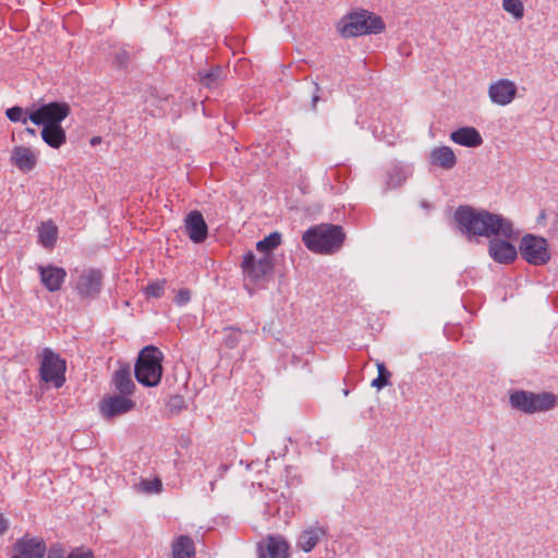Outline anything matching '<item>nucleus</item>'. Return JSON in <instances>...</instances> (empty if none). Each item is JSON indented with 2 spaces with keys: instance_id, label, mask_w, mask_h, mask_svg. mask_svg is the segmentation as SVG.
<instances>
[{
  "instance_id": "obj_1",
  "label": "nucleus",
  "mask_w": 558,
  "mask_h": 558,
  "mask_svg": "<svg viewBox=\"0 0 558 558\" xmlns=\"http://www.w3.org/2000/svg\"><path fill=\"white\" fill-rule=\"evenodd\" d=\"M454 219L460 230L468 236L510 239L513 235V225L509 219L484 209L459 206L454 213Z\"/></svg>"
},
{
  "instance_id": "obj_44",
  "label": "nucleus",
  "mask_w": 558,
  "mask_h": 558,
  "mask_svg": "<svg viewBox=\"0 0 558 558\" xmlns=\"http://www.w3.org/2000/svg\"><path fill=\"white\" fill-rule=\"evenodd\" d=\"M210 489L214 490L215 489V482H210Z\"/></svg>"
},
{
  "instance_id": "obj_6",
  "label": "nucleus",
  "mask_w": 558,
  "mask_h": 558,
  "mask_svg": "<svg viewBox=\"0 0 558 558\" xmlns=\"http://www.w3.org/2000/svg\"><path fill=\"white\" fill-rule=\"evenodd\" d=\"M66 363L58 353L50 348L41 351L40 359V378L45 383H51L56 388H60L65 383Z\"/></svg>"
},
{
  "instance_id": "obj_2",
  "label": "nucleus",
  "mask_w": 558,
  "mask_h": 558,
  "mask_svg": "<svg viewBox=\"0 0 558 558\" xmlns=\"http://www.w3.org/2000/svg\"><path fill=\"white\" fill-rule=\"evenodd\" d=\"M345 233L341 226L319 223L311 227L302 235L304 245L314 253L333 254L344 242Z\"/></svg>"
},
{
  "instance_id": "obj_31",
  "label": "nucleus",
  "mask_w": 558,
  "mask_h": 558,
  "mask_svg": "<svg viewBox=\"0 0 558 558\" xmlns=\"http://www.w3.org/2000/svg\"><path fill=\"white\" fill-rule=\"evenodd\" d=\"M137 489L145 494H158L162 489V483L159 478H145L138 483Z\"/></svg>"
},
{
  "instance_id": "obj_8",
  "label": "nucleus",
  "mask_w": 558,
  "mask_h": 558,
  "mask_svg": "<svg viewBox=\"0 0 558 558\" xmlns=\"http://www.w3.org/2000/svg\"><path fill=\"white\" fill-rule=\"evenodd\" d=\"M519 251L522 258L534 266L545 265L550 259L548 243L542 236L525 234L521 239Z\"/></svg>"
},
{
  "instance_id": "obj_28",
  "label": "nucleus",
  "mask_w": 558,
  "mask_h": 558,
  "mask_svg": "<svg viewBox=\"0 0 558 558\" xmlns=\"http://www.w3.org/2000/svg\"><path fill=\"white\" fill-rule=\"evenodd\" d=\"M409 175L408 170L401 167H393L387 172L386 186L387 189H396L403 184Z\"/></svg>"
},
{
  "instance_id": "obj_33",
  "label": "nucleus",
  "mask_w": 558,
  "mask_h": 558,
  "mask_svg": "<svg viewBox=\"0 0 558 558\" xmlns=\"http://www.w3.org/2000/svg\"><path fill=\"white\" fill-rule=\"evenodd\" d=\"M163 290H165V281L163 280L151 282L145 288L146 294L151 298H160L163 293Z\"/></svg>"
},
{
  "instance_id": "obj_40",
  "label": "nucleus",
  "mask_w": 558,
  "mask_h": 558,
  "mask_svg": "<svg viewBox=\"0 0 558 558\" xmlns=\"http://www.w3.org/2000/svg\"><path fill=\"white\" fill-rule=\"evenodd\" d=\"M10 529L9 519L0 512V536H3Z\"/></svg>"
},
{
  "instance_id": "obj_37",
  "label": "nucleus",
  "mask_w": 558,
  "mask_h": 558,
  "mask_svg": "<svg viewBox=\"0 0 558 558\" xmlns=\"http://www.w3.org/2000/svg\"><path fill=\"white\" fill-rule=\"evenodd\" d=\"M130 59V54L128 51L125 50H119L114 53V60H113V63L118 66V68H123L128 64V61Z\"/></svg>"
},
{
  "instance_id": "obj_17",
  "label": "nucleus",
  "mask_w": 558,
  "mask_h": 558,
  "mask_svg": "<svg viewBox=\"0 0 558 558\" xmlns=\"http://www.w3.org/2000/svg\"><path fill=\"white\" fill-rule=\"evenodd\" d=\"M12 163L22 172L32 171L37 165V155L25 146H15L11 151Z\"/></svg>"
},
{
  "instance_id": "obj_30",
  "label": "nucleus",
  "mask_w": 558,
  "mask_h": 558,
  "mask_svg": "<svg viewBox=\"0 0 558 558\" xmlns=\"http://www.w3.org/2000/svg\"><path fill=\"white\" fill-rule=\"evenodd\" d=\"M502 8L515 20H521L524 15V5L521 0H502Z\"/></svg>"
},
{
  "instance_id": "obj_27",
  "label": "nucleus",
  "mask_w": 558,
  "mask_h": 558,
  "mask_svg": "<svg viewBox=\"0 0 558 558\" xmlns=\"http://www.w3.org/2000/svg\"><path fill=\"white\" fill-rule=\"evenodd\" d=\"M281 243V234L279 232H272L263 240L256 243V250L263 255H274L272 252Z\"/></svg>"
},
{
  "instance_id": "obj_21",
  "label": "nucleus",
  "mask_w": 558,
  "mask_h": 558,
  "mask_svg": "<svg viewBox=\"0 0 558 558\" xmlns=\"http://www.w3.org/2000/svg\"><path fill=\"white\" fill-rule=\"evenodd\" d=\"M450 140L461 146L478 147L483 144V138L480 132L473 126H464L453 131L450 134Z\"/></svg>"
},
{
  "instance_id": "obj_5",
  "label": "nucleus",
  "mask_w": 558,
  "mask_h": 558,
  "mask_svg": "<svg viewBox=\"0 0 558 558\" xmlns=\"http://www.w3.org/2000/svg\"><path fill=\"white\" fill-rule=\"evenodd\" d=\"M512 409L525 414L547 412L557 405V397L553 392L535 393L526 390H515L509 396Z\"/></svg>"
},
{
  "instance_id": "obj_13",
  "label": "nucleus",
  "mask_w": 558,
  "mask_h": 558,
  "mask_svg": "<svg viewBox=\"0 0 558 558\" xmlns=\"http://www.w3.org/2000/svg\"><path fill=\"white\" fill-rule=\"evenodd\" d=\"M185 232L194 243H202L208 234V227L198 210L189 213L184 219Z\"/></svg>"
},
{
  "instance_id": "obj_41",
  "label": "nucleus",
  "mask_w": 558,
  "mask_h": 558,
  "mask_svg": "<svg viewBox=\"0 0 558 558\" xmlns=\"http://www.w3.org/2000/svg\"><path fill=\"white\" fill-rule=\"evenodd\" d=\"M319 100V96L317 94H314L313 95V98H312V108L315 110L316 109V105Z\"/></svg>"
},
{
  "instance_id": "obj_20",
  "label": "nucleus",
  "mask_w": 558,
  "mask_h": 558,
  "mask_svg": "<svg viewBox=\"0 0 558 558\" xmlns=\"http://www.w3.org/2000/svg\"><path fill=\"white\" fill-rule=\"evenodd\" d=\"M325 535L326 531L323 526L318 524L311 525L299 535L296 547L305 553H310Z\"/></svg>"
},
{
  "instance_id": "obj_42",
  "label": "nucleus",
  "mask_w": 558,
  "mask_h": 558,
  "mask_svg": "<svg viewBox=\"0 0 558 558\" xmlns=\"http://www.w3.org/2000/svg\"><path fill=\"white\" fill-rule=\"evenodd\" d=\"M24 133H25V134H27V135H29V136H36V130H35V129H33V128H26V129L24 130Z\"/></svg>"
},
{
  "instance_id": "obj_26",
  "label": "nucleus",
  "mask_w": 558,
  "mask_h": 558,
  "mask_svg": "<svg viewBox=\"0 0 558 558\" xmlns=\"http://www.w3.org/2000/svg\"><path fill=\"white\" fill-rule=\"evenodd\" d=\"M39 242L46 248L54 246L58 238V228L52 221L43 222L38 229Z\"/></svg>"
},
{
  "instance_id": "obj_38",
  "label": "nucleus",
  "mask_w": 558,
  "mask_h": 558,
  "mask_svg": "<svg viewBox=\"0 0 558 558\" xmlns=\"http://www.w3.org/2000/svg\"><path fill=\"white\" fill-rule=\"evenodd\" d=\"M191 299V292L187 289H181L174 298L178 305L186 304Z\"/></svg>"
},
{
  "instance_id": "obj_11",
  "label": "nucleus",
  "mask_w": 558,
  "mask_h": 558,
  "mask_svg": "<svg viewBox=\"0 0 558 558\" xmlns=\"http://www.w3.org/2000/svg\"><path fill=\"white\" fill-rule=\"evenodd\" d=\"M135 402L128 396L112 395L102 398L99 402V412L107 420L114 418L132 411Z\"/></svg>"
},
{
  "instance_id": "obj_22",
  "label": "nucleus",
  "mask_w": 558,
  "mask_h": 558,
  "mask_svg": "<svg viewBox=\"0 0 558 558\" xmlns=\"http://www.w3.org/2000/svg\"><path fill=\"white\" fill-rule=\"evenodd\" d=\"M430 162L444 169H452L457 163V157L450 147L441 146L432 150Z\"/></svg>"
},
{
  "instance_id": "obj_18",
  "label": "nucleus",
  "mask_w": 558,
  "mask_h": 558,
  "mask_svg": "<svg viewBox=\"0 0 558 558\" xmlns=\"http://www.w3.org/2000/svg\"><path fill=\"white\" fill-rule=\"evenodd\" d=\"M15 551L22 558H44L46 545L37 538H21L14 545Z\"/></svg>"
},
{
  "instance_id": "obj_19",
  "label": "nucleus",
  "mask_w": 558,
  "mask_h": 558,
  "mask_svg": "<svg viewBox=\"0 0 558 558\" xmlns=\"http://www.w3.org/2000/svg\"><path fill=\"white\" fill-rule=\"evenodd\" d=\"M112 385L119 395L132 396L135 389V384L132 379L130 365L120 366L112 375Z\"/></svg>"
},
{
  "instance_id": "obj_24",
  "label": "nucleus",
  "mask_w": 558,
  "mask_h": 558,
  "mask_svg": "<svg viewBox=\"0 0 558 558\" xmlns=\"http://www.w3.org/2000/svg\"><path fill=\"white\" fill-rule=\"evenodd\" d=\"M41 138L52 148H59L65 143V132L61 125H44Z\"/></svg>"
},
{
  "instance_id": "obj_45",
  "label": "nucleus",
  "mask_w": 558,
  "mask_h": 558,
  "mask_svg": "<svg viewBox=\"0 0 558 558\" xmlns=\"http://www.w3.org/2000/svg\"><path fill=\"white\" fill-rule=\"evenodd\" d=\"M12 558H22V557H19V556H13Z\"/></svg>"
},
{
  "instance_id": "obj_29",
  "label": "nucleus",
  "mask_w": 558,
  "mask_h": 558,
  "mask_svg": "<svg viewBox=\"0 0 558 558\" xmlns=\"http://www.w3.org/2000/svg\"><path fill=\"white\" fill-rule=\"evenodd\" d=\"M376 367L378 371V376L375 379H373L371 385L372 387H375L376 389L380 390L390 384L391 373L380 361L376 362Z\"/></svg>"
},
{
  "instance_id": "obj_43",
  "label": "nucleus",
  "mask_w": 558,
  "mask_h": 558,
  "mask_svg": "<svg viewBox=\"0 0 558 558\" xmlns=\"http://www.w3.org/2000/svg\"><path fill=\"white\" fill-rule=\"evenodd\" d=\"M98 141H99V138H98V137H94V138H92V144L94 145V144H95V143H97Z\"/></svg>"
},
{
  "instance_id": "obj_25",
  "label": "nucleus",
  "mask_w": 558,
  "mask_h": 558,
  "mask_svg": "<svg viewBox=\"0 0 558 558\" xmlns=\"http://www.w3.org/2000/svg\"><path fill=\"white\" fill-rule=\"evenodd\" d=\"M199 81L207 88H216L225 78V69L222 66H215L208 71H199Z\"/></svg>"
},
{
  "instance_id": "obj_10",
  "label": "nucleus",
  "mask_w": 558,
  "mask_h": 558,
  "mask_svg": "<svg viewBox=\"0 0 558 558\" xmlns=\"http://www.w3.org/2000/svg\"><path fill=\"white\" fill-rule=\"evenodd\" d=\"M102 287V274L98 269H84L77 277L74 289L81 299H95Z\"/></svg>"
},
{
  "instance_id": "obj_4",
  "label": "nucleus",
  "mask_w": 558,
  "mask_h": 558,
  "mask_svg": "<svg viewBox=\"0 0 558 558\" xmlns=\"http://www.w3.org/2000/svg\"><path fill=\"white\" fill-rule=\"evenodd\" d=\"M384 28L385 23L381 17L366 10L353 12L343 17L339 23V33L344 38L365 34H379Z\"/></svg>"
},
{
  "instance_id": "obj_3",
  "label": "nucleus",
  "mask_w": 558,
  "mask_h": 558,
  "mask_svg": "<svg viewBox=\"0 0 558 558\" xmlns=\"http://www.w3.org/2000/svg\"><path fill=\"white\" fill-rule=\"evenodd\" d=\"M162 352L154 347H145L138 354L134 367L136 380L146 386L155 387L160 383L162 376Z\"/></svg>"
},
{
  "instance_id": "obj_36",
  "label": "nucleus",
  "mask_w": 558,
  "mask_h": 558,
  "mask_svg": "<svg viewBox=\"0 0 558 558\" xmlns=\"http://www.w3.org/2000/svg\"><path fill=\"white\" fill-rule=\"evenodd\" d=\"M66 558H94V554L89 548L77 547L73 549Z\"/></svg>"
},
{
  "instance_id": "obj_32",
  "label": "nucleus",
  "mask_w": 558,
  "mask_h": 558,
  "mask_svg": "<svg viewBox=\"0 0 558 558\" xmlns=\"http://www.w3.org/2000/svg\"><path fill=\"white\" fill-rule=\"evenodd\" d=\"M228 333L225 338V343L228 348H234L240 342L241 331L239 329L229 327L225 329Z\"/></svg>"
},
{
  "instance_id": "obj_9",
  "label": "nucleus",
  "mask_w": 558,
  "mask_h": 558,
  "mask_svg": "<svg viewBox=\"0 0 558 558\" xmlns=\"http://www.w3.org/2000/svg\"><path fill=\"white\" fill-rule=\"evenodd\" d=\"M70 107L64 102H50L31 112L28 119L36 125H61L69 116Z\"/></svg>"
},
{
  "instance_id": "obj_23",
  "label": "nucleus",
  "mask_w": 558,
  "mask_h": 558,
  "mask_svg": "<svg viewBox=\"0 0 558 558\" xmlns=\"http://www.w3.org/2000/svg\"><path fill=\"white\" fill-rule=\"evenodd\" d=\"M172 558H195L194 541L187 535L179 536L172 544Z\"/></svg>"
},
{
  "instance_id": "obj_15",
  "label": "nucleus",
  "mask_w": 558,
  "mask_h": 558,
  "mask_svg": "<svg viewBox=\"0 0 558 558\" xmlns=\"http://www.w3.org/2000/svg\"><path fill=\"white\" fill-rule=\"evenodd\" d=\"M38 271L41 283L50 292L59 291L66 277L64 268L53 265L38 266Z\"/></svg>"
},
{
  "instance_id": "obj_34",
  "label": "nucleus",
  "mask_w": 558,
  "mask_h": 558,
  "mask_svg": "<svg viewBox=\"0 0 558 558\" xmlns=\"http://www.w3.org/2000/svg\"><path fill=\"white\" fill-rule=\"evenodd\" d=\"M8 119L12 122L21 121L23 124H26L29 120L28 118H23V109L21 107H12L9 108L5 112Z\"/></svg>"
},
{
  "instance_id": "obj_12",
  "label": "nucleus",
  "mask_w": 558,
  "mask_h": 558,
  "mask_svg": "<svg viewBox=\"0 0 558 558\" xmlns=\"http://www.w3.org/2000/svg\"><path fill=\"white\" fill-rule=\"evenodd\" d=\"M517 95L515 84L507 78H500L488 87V96L493 104L498 106L509 105Z\"/></svg>"
},
{
  "instance_id": "obj_35",
  "label": "nucleus",
  "mask_w": 558,
  "mask_h": 558,
  "mask_svg": "<svg viewBox=\"0 0 558 558\" xmlns=\"http://www.w3.org/2000/svg\"><path fill=\"white\" fill-rule=\"evenodd\" d=\"M167 407L171 413H179L185 408V401L182 396L175 395L169 399Z\"/></svg>"
},
{
  "instance_id": "obj_39",
  "label": "nucleus",
  "mask_w": 558,
  "mask_h": 558,
  "mask_svg": "<svg viewBox=\"0 0 558 558\" xmlns=\"http://www.w3.org/2000/svg\"><path fill=\"white\" fill-rule=\"evenodd\" d=\"M64 557H65V550L58 545L51 546L50 549L48 550L47 558H64Z\"/></svg>"
},
{
  "instance_id": "obj_7",
  "label": "nucleus",
  "mask_w": 558,
  "mask_h": 558,
  "mask_svg": "<svg viewBox=\"0 0 558 558\" xmlns=\"http://www.w3.org/2000/svg\"><path fill=\"white\" fill-rule=\"evenodd\" d=\"M274 255L257 257L252 251L243 256L242 269L255 284L268 281L274 270Z\"/></svg>"
},
{
  "instance_id": "obj_16",
  "label": "nucleus",
  "mask_w": 558,
  "mask_h": 558,
  "mask_svg": "<svg viewBox=\"0 0 558 558\" xmlns=\"http://www.w3.org/2000/svg\"><path fill=\"white\" fill-rule=\"evenodd\" d=\"M257 549L259 558H287L289 545L281 536H269Z\"/></svg>"
},
{
  "instance_id": "obj_14",
  "label": "nucleus",
  "mask_w": 558,
  "mask_h": 558,
  "mask_svg": "<svg viewBox=\"0 0 558 558\" xmlns=\"http://www.w3.org/2000/svg\"><path fill=\"white\" fill-rule=\"evenodd\" d=\"M488 254L496 263L510 264L517 258L518 251L506 240L493 239L488 244Z\"/></svg>"
}]
</instances>
